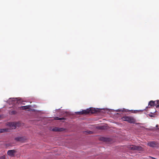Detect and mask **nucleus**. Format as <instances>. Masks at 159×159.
Masks as SVG:
<instances>
[{
    "label": "nucleus",
    "mask_w": 159,
    "mask_h": 159,
    "mask_svg": "<svg viewBox=\"0 0 159 159\" xmlns=\"http://www.w3.org/2000/svg\"><path fill=\"white\" fill-rule=\"evenodd\" d=\"M15 140L17 142H23L24 139L22 137H17L15 138Z\"/></svg>",
    "instance_id": "nucleus-8"
},
{
    "label": "nucleus",
    "mask_w": 159,
    "mask_h": 159,
    "mask_svg": "<svg viewBox=\"0 0 159 159\" xmlns=\"http://www.w3.org/2000/svg\"><path fill=\"white\" fill-rule=\"evenodd\" d=\"M97 112V109L93 108H89L85 110H83L80 111H78L76 113L79 115H87L90 113L93 114Z\"/></svg>",
    "instance_id": "nucleus-1"
},
{
    "label": "nucleus",
    "mask_w": 159,
    "mask_h": 159,
    "mask_svg": "<svg viewBox=\"0 0 159 159\" xmlns=\"http://www.w3.org/2000/svg\"><path fill=\"white\" fill-rule=\"evenodd\" d=\"M8 131L7 129H0V133L6 132Z\"/></svg>",
    "instance_id": "nucleus-11"
},
{
    "label": "nucleus",
    "mask_w": 159,
    "mask_h": 159,
    "mask_svg": "<svg viewBox=\"0 0 159 159\" xmlns=\"http://www.w3.org/2000/svg\"><path fill=\"white\" fill-rule=\"evenodd\" d=\"M148 145L152 147H157V143L155 142H153L148 143Z\"/></svg>",
    "instance_id": "nucleus-7"
},
{
    "label": "nucleus",
    "mask_w": 159,
    "mask_h": 159,
    "mask_svg": "<svg viewBox=\"0 0 159 159\" xmlns=\"http://www.w3.org/2000/svg\"><path fill=\"white\" fill-rule=\"evenodd\" d=\"M158 125H156V127H158Z\"/></svg>",
    "instance_id": "nucleus-21"
},
{
    "label": "nucleus",
    "mask_w": 159,
    "mask_h": 159,
    "mask_svg": "<svg viewBox=\"0 0 159 159\" xmlns=\"http://www.w3.org/2000/svg\"><path fill=\"white\" fill-rule=\"evenodd\" d=\"M31 107L30 105H27L26 106H21L20 107V109L22 110H26L29 109Z\"/></svg>",
    "instance_id": "nucleus-10"
},
{
    "label": "nucleus",
    "mask_w": 159,
    "mask_h": 159,
    "mask_svg": "<svg viewBox=\"0 0 159 159\" xmlns=\"http://www.w3.org/2000/svg\"><path fill=\"white\" fill-rule=\"evenodd\" d=\"M138 111V110H134L133 111V112L135 113H136V112H137Z\"/></svg>",
    "instance_id": "nucleus-20"
},
{
    "label": "nucleus",
    "mask_w": 159,
    "mask_h": 159,
    "mask_svg": "<svg viewBox=\"0 0 159 159\" xmlns=\"http://www.w3.org/2000/svg\"><path fill=\"white\" fill-rule=\"evenodd\" d=\"M1 158L2 159H5V156L4 155V156H2L1 157Z\"/></svg>",
    "instance_id": "nucleus-19"
},
{
    "label": "nucleus",
    "mask_w": 159,
    "mask_h": 159,
    "mask_svg": "<svg viewBox=\"0 0 159 159\" xmlns=\"http://www.w3.org/2000/svg\"><path fill=\"white\" fill-rule=\"evenodd\" d=\"M122 119L124 121H127L130 123H134L136 120L132 116H124L122 118Z\"/></svg>",
    "instance_id": "nucleus-2"
},
{
    "label": "nucleus",
    "mask_w": 159,
    "mask_h": 159,
    "mask_svg": "<svg viewBox=\"0 0 159 159\" xmlns=\"http://www.w3.org/2000/svg\"><path fill=\"white\" fill-rule=\"evenodd\" d=\"M156 101V103L157 107H159V100H157Z\"/></svg>",
    "instance_id": "nucleus-15"
},
{
    "label": "nucleus",
    "mask_w": 159,
    "mask_h": 159,
    "mask_svg": "<svg viewBox=\"0 0 159 159\" xmlns=\"http://www.w3.org/2000/svg\"><path fill=\"white\" fill-rule=\"evenodd\" d=\"M85 132L88 134H91L93 133V132L90 131H85Z\"/></svg>",
    "instance_id": "nucleus-16"
},
{
    "label": "nucleus",
    "mask_w": 159,
    "mask_h": 159,
    "mask_svg": "<svg viewBox=\"0 0 159 159\" xmlns=\"http://www.w3.org/2000/svg\"><path fill=\"white\" fill-rule=\"evenodd\" d=\"M18 99H19V98H10L9 99V101H11L12 102V103H13V101H15V100H16V101H17V100H18Z\"/></svg>",
    "instance_id": "nucleus-13"
},
{
    "label": "nucleus",
    "mask_w": 159,
    "mask_h": 159,
    "mask_svg": "<svg viewBox=\"0 0 159 159\" xmlns=\"http://www.w3.org/2000/svg\"><path fill=\"white\" fill-rule=\"evenodd\" d=\"M54 119L55 120H65V118H63V117L59 118L58 117H55Z\"/></svg>",
    "instance_id": "nucleus-12"
},
{
    "label": "nucleus",
    "mask_w": 159,
    "mask_h": 159,
    "mask_svg": "<svg viewBox=\"0 0 159 159\" xmlns=\"http://www.w3.org/2000/svg\"><path fill=\"white\" fill-rule=\"evenodd\" d=\"M16 152L15 150H9L7 152V154L9 156L13 157L14 156Z\"/></svg>",
    "instance_id": "nucleus-5"
},
{
    "label": "nucleus",
    "mask_w": 159,
    "mask_h": 159,
    "mask_svg": "<svg viewBox=\"0 0 159 159\" xmlns=\"http://www.w3.org/2000/svg\"><path fill=\"white\" fill-rule=\"evenodd\" d=\"M98 128L99 129H104V127L103 126H99L98 127Z\"/></svg>",
    "instance_id": "nucleus-18"
},
{
    "label": "nucleus",
    "mask_w": 159,
    "mask_h": 159,
    "mask_svg": "<svg viewBox=\"0 0 159 159\" xmlns=\"http://www.w3.org/2000/svg\"><path fill=\"white\" fill-rule=\"evenodd\" d=\"M157 129H159V128Z\"/></svg>",
    "instance_id": "nucleus-22"
},
{
    "label": "nucleus",
    "mask_w": 159,
    "mask_h": 159,
    "mask_svg": "<svg viewBox=\"0 0 159 159\" xmlns=\"http://www.w3.org/2000/svg\"><path fill=\"white\" fill-rule=\"evenodd\" d=\"M156 101H151L148 103V105L151 106H156Z\"/></svg>",
    "instance_id": "nucleus-9"
},
{
    "label": "nucleus",
    "mask_w": 159,
    "mask_h": 159,
    "mask_svg": "<svg viewBox=\"0 0 159 159\" xmlns=\"http://www.w3.org/2000/svg\"><path fill=\"white\" fill-rule=\"evenodd\" d=\"M52 130L53 131H62L63 130V129L57 127H55L52 129Z\"/></svg>",
    "instance_id": "nucleus-6"
},
{
    "label": "nucleus",
    "mask_w": 159,
    "mask_h": 159,
    "mask_svg": "<svg viewBox=\"0 0 159 159\" xmlns=\"http://www.w3.org/2000/svg\"><path fill=\"white\" fill-rule=\"evenodd\" d=\"M16 113V111H10V114L11 115L15 114Z\"/></svg>",
    "instance_id": "nucleus-14"
},
{
    "label": "nucleus",
    "mask_w": 159,
    "mask_h": 159,
    "mask_svg": "<svg viewBox=\"0 0 159 159\" xmlns=\"http://www.w3.org/2000/svg\"><path fill=\"white\" fill-rule=\"evenodd\" d=\"M128 148L132 150L141 151L142 149L141 147L139 146H135L134 145H129L128 147Z\"/></svg>",
    "instance_id": "nucleus-3"
},
{
    "label": "nucleus",
    "mask_w": 159,
    "mask_h": 159,
    "mask_svg": "<svg viewBox=\"0 0 159 159\" xmlns=\"http://www.w3.org/2000/svg\"><path fill=\"white\" fill-rule=\"evenodd\" d=\"M150 113L151 114H149V116L151 117H154V115L152 113V112H151Z\"/></svg>",
    "instance_id": "nucleus-17"
},
{
    "label": "nucleus",
    "mask_w": 159,
    "mask_h": 159,
    "mask_svg": "<svg viewBox=\"0 0 159 159\" xmlns=\"http://www.w3.org/2000/svg\"><path fill=\"white\" fill-rule=\"evenodd\" d=\"M18 123L16 122H8L7 125L12 129H15Z\"/></svg>",
    "instance_id": "nucleus-4"
}]
</instances>
